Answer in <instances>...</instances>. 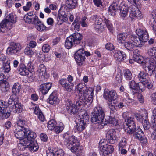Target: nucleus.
<instances>
[{"label": "nucleus", "mask_w": 156, "mask_h": 156, "mask_svg": "<svg viewBox=\"0 0 156 156\" xmlns=\"http://www.w3.org/2000/svg\"><path fill=\"white\" fill-rule=\"evenodd\" d=\"M91 122L95 124H100L101 126L105 125L109 126L111 124V126H117L118 125V122L115 118L108 117L105 120L104 119L105 113L103 108L99 106H97L94 108L92 113Z\"/></svg>", "instance_id": "obj_1"}, {"label": "nucleus", "mask_w": 156, "mask_h": 156, "mask_svg": "<svg viewBox=\"0 0 156 156\" xmlns=\"http://www.w3.org/2000/svg\"><path fill=\"white\" fill-rule=\"evenodd\" d=\"M66 5L71 9L75 8L77 4V0H65Z\"/></svg>", "instance_id": "obj_30"}, {"label": "nucleus", "mask_w": 156, "mask_h": 156, "mask_svg": "<svg viewBox=\"0 0 156 156\" xmlns=\"http://www.w3.org/2000/svg\"><path fill=\"white\" fill-rule=\"evenodd\" d=\"M29 71L24 64H20L19 67V73L21 75L25 76L27 75Z\"/></svg>", "instance_id": "obj_23"}, {"label": "nucleus", "mask_w": 156, "mask_h": 156, "mask_svg": "<svg viewBox=\"0 0 156 156\" xmlns=\"http://www.w3.org/2000/svg\"><path fill=\"white\" fill-rule=\"evenodd\" d=\"M136 33L139 37L133 35L129 36V40H131L134 46L141 47L144 43L146 42L149 38L147 31L145 30L137 29Z\"/></svg>", "instance_id": "obj_3"}, {"label": "nucleus", "mask_w": 156, "mask_h": 156, "mask_svg": "<svg viewBox=\"0 0 156 156\" xmlns=\"http://www.w3.org/2000/svg\"><path fill=\"white\" fill-rule=\"evenodd\" d=\"M48 100L49 104L54 105L58 104L59 102V100L56 93L54 92L50 94Z\"/></svg>", "instance_id": "obj_19"}, {"label": "nucleus", "mask_w": 156, "mask_h": 156, "mask_svg": "<svg viewBox=\"0 0 156 156\" xmlns=\"http://www.w3.org/2000/svg\"><path fill=\"white\" fill-rule=\"evenodd\" d=\"M17 124L19 127H24L25 126H30L29 122H27L24 120L20 119L18 121Z\"/></svg>", "instance_id": "obj_47"}, {"label": "nucleus", "mask_w": 156, "mask_h": 156, "mask_svg": "<svg viewBox=\"0 0 156 156\" xmlns=\"http://www.w3.org/2000/svg\"><path fill=\"white\" fill-rule=\"evenodd\" d=\"M141 84L143 85L142 83L139 84V83L136 82L134 80H132L129 82V88L135 90L137 87H139L140 90L142 91V89L140 88Z\"/></svg>", "instance_id": "obj_35"}, {"label": "nucleus", "mask_w": 156, "mask_h": 156, "mask_svg": "<svg viewBox=\"0 0 156 156\" xmlns=\"http://www.w3.org/2000/svg\"><path fill=\"white\" fill-rule=\"evenodd\" d=\"M137 130L134 134V136L136 138L139 139V140H142V139L143 138L144 134L143 133L140 127H136Z\"/></svg>", "instance_id": "obj_42"}, {"label": "nucleus", "mask_w": 156, "mask_h": 156, "mask_svg": "<svg viewBox=\"0 0 156 156\" xmlns=\"http://www.w3.org/2000/svg\"><path fill=\"white\" fill-rule=\"evenodd\" d=\"M107 140L111 144L115 143L118 140L119 136L114 129H110L106 134Z\"/></svg>", "instance_id": "obj_11"}, {"label": "nucleus", "mask_w": 156, "mask_h": 156, "mask_svg": "<svg viewBox=\"0 0 156 156\" xmlns=\"http://www.w3.org/2000/svg\"><path fill=\"white\" fill-rule=\"evenodd\" d=\"M103 97L108 101L111 102L112 101L113 103H115L117 101L118 95L115 91L114 90H112L110 91H104Z\"/></svg>", "instance_id": "obj_10"}, {"label": "nucleus", "mask_w": 156, "mask_h": 156, "mask_svg": "<svg viewBox=\"0 0 156 156\" xmlns=\"http://www.w3.org/2000/svg\"><path fill=\"white\" fill-rule=\"evenodd\" d=\"M27 66V68L29 72L32 73L34 69V66L31 62L29 61L28 63Z\"/></svg>", "instance_id": "obj_63"}, {"label": "nucleus", "mask_w": 156, "mask_h": 156, "mask_svg": "<svg viewBox=\"0 0 156 156\" xmlns=\"http://www.w3.org/2000/svg\"><path fill=\"white\" fill-rule=\"evenodd\" d=\"M133 118L128 119L127 120H125V124L128 127H134L135 126V123L133 120Z\"/></svg>", "instance_id": "obj_48"}, {"label": "nucleus", "mask_w": 156, "mask_h": 156, "mask_svg": "<svg viewBox=\"0 0 156 156\" xmlns=\"http://www.w3.org/2000/svg\"><path fill=\"white\" fill-rule=\"evenodd\" d=\"M99 148L100 153L102 156H111V154L104 149V146L103 145H99Z\"/></svg>", "instance_id": "obj_43"}, {"label": "nucleus", "mask_w": 156, "mask_h": 156, "mask_svg": "<svg viewBox=\"0 0 156 156\" xmlns=\"http://www.w3.org/2000/svg\"><path fill=\"white\" fill-rule=\"evenodd\" d=\"M87 18L84 16L82 18L81 20L80 21L81 26L83 27H87Z\"/></svg>", "instance_id": "obj_64"}, {"label": "nucleus", "mask_w": 156, "mask_h": 156, "mask_svg": "<svg viewBox=\"0 0 156 156\" xmlns=\"http://www.w3.org/2000/svg\"><path fill=\"white\" fill-rule=\"evenodd\" d=\"M84 49H79L75 55V59L78 65L81 66L84 61L85 57L84 54Z\"/></svg>", "instance_id": "obj_12"}, {"label": "nucleus", "mask_w": 156, "mask_h": 156, "mask_svg": "<svg viewBox=\"0 0 156 156\" xmlns=\"http://www.w3.org/2000/svg\"><path fill=\"white\" fill-rule=\"evenodd\" d=\"M78 115L80 119L85 121V122H89V116L86 111L84 110H82L78 112Z\"/></svg>", "instance_id": "obj_26"}, {"label": "nucleus", "mask_w": 156, "mask_h": 156, "mask_svg": "<svg viewBox=\"0 0 156 156\" xmlns=\"http://www.w3.org/2000/svg\"><path fill=\"white\" fill-rule=\"evenodd\" d=\"M69 137L67 140V144L70 146L71 145L72 146L73 144H76L77 145H80V143L77 137L74 136H69L68 134L66 133L63 135V137L65 139H66Z\"/></svg>", "instance_id": "obj_17"}, {"label": "nucleus", "mask_w": 156, "mask_h": 156, "mask_svg": "<svg viewBox=\"0 0 156 156\" xmlns=\"http://www.w3.org/2000/svg\"><path fill=\"white\" fill-rule=\"evenodd\" d=\"M104 21L108 29L110 32H112L113 30V27L112 25L110 23L109 20L105 19H104Z\"/></svg>", "instance_id": "obj_53"}, {"label": "nucleus", "mask_w": 156, "mask_h": 156, "mask_svg": "<svg viewBox=\"0 0 156 156\" xmlns=\"http://www.w3.org/2000/svg\"><path fill=\"white\" fill-rule=\"evenodd\" d=\"M147 53L150 56L156 57V48L153 47L148 49Z\"/></svg>", "instance_id": "obj_50"}, {"label": "nucleus", "mask_w": 156, "mask_h": 156, "mask_svg": "<svg viewBox=\"0 0 156 156\" xmlns=\"http://www.w3.org/2000/svg\"><path fill=\"white\" fill-rule=\"evenodd\" d=\"M93 88L87 87L83 92L82 95L80 98V101L86 105V108L89 106L92 102L94 95Z\"/></svg>", "instance_id": "obj_5"}, {"label": "nucleus", "mask_w": 156, "mask_h": 156, "mask_svg": "<svg viewBox=\"0 0 156 156\" xmlns=\"http://www.w3.org/2000/svg\"><path fill=\"white\" fill-rule=\"evenodd\" d=\"M50 47L48 44H45L42 47V51L44 53H47L50 50Z\"/></svg>", "instance_id": "obj_61"}, {"label": "nucleus", "mask_w": 156, "mask_h": 156, "mask_svg": "<svg viewBox=\"0 0 156 156\" xmlns=\"http://www.w3.org/2000/svg\"><path fill=\"white\" fill-rule=\"evenodd\" d=\"M34 23L35 27L39 31L42 32L46 30V27L40 21L38 20Z\"/></svg>", "instance_id": "obj_31"}, {"label": "nucleus", "mask_w": 156, "mask_h": 156, "mask_svg": "<svg viewBox=\"0 0 156 156\" xmlns=\"http://www.w3.org/2000/svg\"><path fill=\"white\" fill-rule=\"evenodd\" d=\"M27 147L31 152L36 151L39 148L37 143L33 140L29 142L27 144Z\"/></svg>", "instance_id": "obj_22"}, {"label": "nucleus", "mask_w": 156, "mask_h": 156, "mask_svg": "<svg viewBox=\"0 0 156 156\" xmlns=\"http://www.w3.org/2000/svg\"><path fill=\"white\" fill-rule=\"evenodd\" d=\"M9 85L6 81H0V89L3 92H5L9 89Z\"/></svg>", "instance_id": "obj_29"}, {"label": "nucleus", "mask_w": 156, "mask_h": 156, "mask_svg": "<svg viewBox=\"0 0 156 156\" xmlns=\"http://www.w3.org/2000/svg\"><path fill=\"white\" fill-rule=\"evenodd\" d=\"M33 12H31L25 15L23 20L26 23L33 24L38 20V18L35 15H33Z\"/></svg>", "instance_id": "obj_15"}, {"label": "nucleus", "mask_w": 156, "mask_h": 156, "mask_svg": "<svg viewBox=\"0 0 156 156\" xmlns=\"http://www.w3.org/2000/svg\"><path fill=\"white\" fill-rule=\"evenodd\" d=\"M82 38L81 34L78 32L73 33L66 39L65 46L67 48L70 49L73 46L80 44L82 42Z\"/></svg>", "instance_id": "obj_4"}, {"label": "nucleus", "mask_w": 156, "mask_h": 156, "mask_svg": "<svg viewBox=\"0 0 156 156\" xmlns=\"http://www.w3.org/2000/svg\"><path fill=\"white\" fill-rule=\"evenodd\" d=\"M46 72V68L44 65L43 64H40L38 67L37 72L41 76H44Z\"/></svg>", "instance_id": "obj_44"}, {"label": "nucleus", "mask_w": 156, "mask_h": 156, "mask_svg": "<svg viewBox=\"0 0 156 156\" xmlns=\"http://www.w3.org/2000/svg\"><path fill=\"white\" fill-rule=\"evenodd\" d=\"M78 115L80 119L85 121V122H89V116L86 111L84 110H82L78 112Z\"/></svg>", "instance_id": "obj_25"}, {"label": "nucleus", "mask_w": 156, "mask_h": 156, "mask_svg": "<svg viewBox=\"0 0 156 156\" xmlns=\"http://www.w3.org/2000/svg\"><path fill=\"white\" fill-rule=\"evenodd\" d=\"M136 60L137 63L142 65L143 66V65L145 63V61L146 60H144V58L142 57H138L137 56L135 58Z\"/></svg>", "instance_id": "obj_57"}, {"label": "nucleus", "mask_w": 156, "mask_h": 156, "mask_svg": "<svg viewBox=\"0 0 156 156\" xmlns=\"http://www.w3.org/2000/svg\"><path fill=\"white\" fill-rule=\"evenodd\" d=\"M126 139L124 138H122L119 144V148L120 150L121 148H124L126 144Z\"/></svg>", "instance_id": "obj_56"}, {"label": "nucleus", "mask_w": 156, "mask_h": 156, "mask_svg": "<svg viewBox=\"0 0 156 156\" xmlns=\"http://www.w3.org/2000/svg\"><path fill=\"white\" fill-rule=\"evenodd\" d=\"M55 156H63L64 155V151L62 149H59L57 150L55 149Z\"/></svg>", "instance_id": "obj_60"}, {"label": "nucleus", "mask_w": 156, "mask_h": 156, "mask_svg": "<svg viewBox=\"0 0 156 156\" xmlns=\"http://www.w3.org/2000/svg\"><path fill=\"white\" fill-rule=\"evenodd\" d=\"M148 76V74L147 73L144 71H141L137 76L135 78V80L136 82H138L137 79L139 80L140 82H144L147 79Z\"/></svg>", "instance_id": "obj_21"}, {"label": "nucleus", "mask_w": 156, "mask_h": 156, "mask_svg": "<svg viewBox=\"0 0 156 156\" xmlns=\"http://www.w3.org/2000/svg\"><path fill=\"white\" fill-rule=\"evenodd\" d=\"M53 149L54 148H52L47 151V156H55V150H54Z\"/></svg>", "instance_id": "obj_58"}, {"label": "nucleus", "mask_w": 156, "mask_h": 156, "mask_svg": "<svg viewBox=\"0 0 156 156\" xmlns=\"http://www.w3.org/2000/svg\"><path fill=\"white\" fill-rule=\"evenodd\" d=\"M9 23L6 20H3L0 23V33H5L8 30V25Z\"/></svg>", "instance_id": "obj_28"}, {"label": "nucleus", "mask_w": 156, "mask_h": 156, "mask_svg": "<svg viewBox=\"0 0 156 156\" xmlns=\"http://www.w3.org/2000/svg\"><path fill=\"white\" fill-rule=\"evenodd\" d=\"M103 145L104 146V149H105L110 154L113 151L114 148L112 145H108L106 143H104L103 140H101L99 142V145Z\"/></svg>", "instance_id": "obj_33"}, {"label": "nucleus", "mask_w": 156, "mask_h": 156, "mask_svg": "<svg viewBox=\"0 0 156 156\" xmlns=\"http://www.w3.org/2000/svg\"><path fill=\"white\" fill-rule=\"evenodd\" d=\"M124 77L126 80H131L132 78V75L131 71L129 69L126 70L124 73Z\"/></svg>", "instance_id": "obj_49"}, {"label": "nucleus", "mask_w": 156, "mask_h": 156, "mask_svg": "<svg viewBox=\"0 0 156 156\" xmlns=\"http://www.w3.org/2000/svg\"><path fill=\"white\" fill-rule=\"evenodd\" d=\"M67 19V15L64 12L62 11L61 13L58 14L57 20L60 24L66 21Z\"/></svg>", "instance_id": "obj_24"}, {"label": "nucleus", "mask_w": 156, "mask_h": 156, "mask_svg": "<svg viewBox=\"0 0 156 156\" xmlns=\"http://www.w3.org/2000/svg\"><path fill=\"white\" fill-rule=\"evenodd\" d=\"M19 140L20 141L18 144V148L20 150L23 151L27 147V144L28 143L26 142V141L23 140V138Z\"/></svg>", "instance_id": "obj_40"}, {"label": "nucleus", "mask_w": 156, "mask_h": 156, "mask_svg": "<svg viewBox=\"0 0 156 156\" xmlns=\"http://www.w3.org/2000/svg\"><path fill=\"white\" fill-rule=\"evenodd\" d=\"M144 68H147L149 71H151L152 73L156 69V57H153L146 59L143 65Z\"/></svg>", "instance_id": "obj_7"}, {"label": "nucleus", "mask_w": 156, "mask_h": 156, "mask_svg": "<svg viewBox=\"0 0 156 156\" xmlns=\"http://www.w3.org/2000/svg\"><path fill=\"white\" fill-rule=\"evenodd\" d=\"M143 113L140 115L137 114L135 117L140 122L142 121L143 127H147L150 125L148 120V113L146 111H144Z\"/></svg>", "instance_id": "obj_13"}, {"label": "nucleus", "mask_w": 156, "mask_h": 156, "mask_svg": "<svg viewBox=\"0 0 156 156\" xmlns=\"http://www.w3.org/2000/svg\"><path fill=\"white\" fill-rule=\"evenodd\" d=\"M9 108L0 111V117L2 119L8 118L10 115L11 111Z\"/></svg>", "instance_id": "obj_27"}, {"label": "nucleus", "mask_w": 156, "mask_h": 156, "mask_svg": "<svg viewBox=\"0 0 156 156\" xmlns=\"http://www.w3.org/2000/svg\"><path fill=\"white\" fill-rule=\"evenodd\" d=\"M8 108L6 104V102L3 101H0V111L3 110V109H6Z\"/></svg>", "instance_id": "obj_59"}, {"label": "nucleus", "mask_w": 156, "mask_h": 156, "mask_svg": "<svg viewBox=\"0 0 156 156\" xmlns=\"http://www.w3.org/2000/svg\"><path fill=\"white\" fill-rule=\"evenodd\" d=\"M84 105L86 108V105L84 104L83 101H80V99L79 101H76L74 104H71L69 103V104L67 105V109L68 112L70 114H74L78 112L80 108Z\"/></svg>", "instance_id": "obj_6"}, {"label": "nucleus", "mask_w": 156, "mask_h": 156, "mask_svg": "<svg viewBox=\"0 0 156 156\" xmlns=\"http://www.w3.org/2000/svg\"><path fill=\"white\" fill-rule=\"evenodd\" d=\"M71 147V151L72 152H79L80 151V149L79 148V145H77L76 144L74 145L73 147Z\"/></svg>", "instance_id": "obj_55"}, {"label": "nucleus", "mask_w": 156, "mask_h": 156, "mask_svg": "<svg viewBox=\"0 0 156 156\" xmlns=\"http://www.w3.org/2000/svg\"><path fill=\"white\" fill-rule=\"evenodd\" d=\"M117 41L120 44H124L127 41V36L123 34H119L117 36Z\"/></svg>", "instance_id": "obj_41"}, {"label": "nucleus", "mask_w": 156, "mask_h": 156, "mask_svg": "<svg viewBox=\"0 0 156 156\" xmlns=\"http://www.w3.org/2000/svg\"><path fill=\"white\" fill-rule=\"evenodd\" d=\"M120 16L122 17H125L128 13V8L127 6L123 5L120 8Z\"/></svg>", "instance_id": "obj_38"}, {"label": "nucleus", "mask_w": 156, "mask_h": 156, "mask_svg": "<svg viewBox=\"0 0 156 156\" xmlns=\"http://www.w3.org/2000/svg\"><path fill=\"white\" fill-rule=\"evenodd\" d=\"M15 107L16 112L17 113L21 112L23 109L22 106L21 104L18 103V100L17 99V101H15L14 105Z\"/></svg>", "instance_id": "obj_45"}, {"label": "nucleus", "mask_w": 156, "mask_h": 156, "mask_svg": "<svg viewBox=\"0 0 156 156\" xmlns=\"http://www.w3.org/2000/svg\"><path fill=\"white\" fill-rule=\"evenodd\" d=\"M1 69H2L4 73H9L11 70L10 63L8 61L3 63Z\"/></svg>", "instance_id": "obj_36"}, {"label": "nucleus", "mask_w": 156, "mask_h": 156, "mask_svg": "<svg viewBox=\"0 0 156 156\" xmlns=\"http://www.w3.org/2000/svg\"><path fill=\"white\" fill-rule=\"evenodd\" d=\"M4 20H6L7 21L12 23H14L16 22V16L13 13H11L8 15L6 17V19Z\"/></svg>", "instance_id": "obj_39"}, {"label": "nucleus", "mask_w": 156, "mask_h": 156, "mask_svg": "<svg viewBox=\"0 0 156 156\" xmlns=\"http://www.w3.org/2000/svg\"><path fill=\"white\" fill-rule=\"evenodd\" d=\"M15 137L18 139L23 138V140L28 143L36 137V133L30 130L28 127H18L16 129Z\"/></svg>", "instance_id": "obj_2"}, {"label": "nucleus", "mask_w": 156, "mask_h": 156, "mask_svg": "<svg viewBox=\"0 0 156 156\" xmlns=\"http://www.w3.org/2000/svg\"><path fill=\"white\" fill-rule=\"evenodd\" d=\"M124 45L127 49L130 51H132L135 47L132 41L129 40V36L128 37V39L124 44Z\"/></svg>", "instance_id": "obj_37"}, {"label": "nucleus", "mask_w": 156, "mask_h": 156, "mask_svg": "<svg viewBox=\"0 0 156 156\" xmlns=\"http://www.w3.org/2000/svg\"><path fill=\"white\" fill-rule=\"evenodd\" d=\"M91 18L92 20L94 21L96 31L98 33L101 32L103 28L102 25V19L97 15L92 16Z\"/></svg>", "instance_id": "obj_9"}, {"label": "nucleus", "mask_w": 156, "mask_h": 156, "mask_svg": "<svg viewBox=\"0 0 156 156\" xmlns=\"http://www.w3.org/2000/svg\"><path fill=\"white\" fill-rule=\"evenodd\" d=\"M86 86V84L85 83H79L76 87V89L79 92V95L80 97L81 95L82 96L83 92L85 89L83 88Z\"/></svg>", "instance_id": "obj_34"}, {"label": "nucleus", "mask_w": 156, "mask_h": 156, "mask_svg": "<svg viewBox=\"0 0 156 156\" xmlns=\"http://www.w3.org/2000/svg\"><path fill=\"white\" fill-rule=\"evenodd\" d=\"M52 85V83L50 82L41 84L40 87V91L43 94H46L48 92Z\"/></svg>", "instance_id": "obj_20"}, {"label": "nucleus", "mask_w": 156, "mask_h": 156, "mask_svg": "<svg viewBox=\"0 0 156 156\" xmlns=\"http://www.w3.org/2000/svg\"><path fill=\"white\" fill-rule=\"evenodd\" d=\"M130 3L131 5L129 6V17L132 19L136 18V11L137 8V1L136 0H127Z\"/></svg>", "instance_id": "obj_14"}, {"label": "nucleus", "mask_w": 156, "mask_h": 156, "mask_svg": "<svg viewBox=\"0 0 156 156\" xmlns=\"http://www.w3.org/2000/svg\"><path fill=\"white\" fill-rule=\"evenodd\" d=\"M31 5V2H28L26 3V6H23V9L25 11H27L30 9V8Z\"/></svg>", "instance_id": "obj_62"}, {"label": "nucleus", "mask_w": 156, "mask_h": 156, "mask_svg": "<svg viewBox=\"0 0 156 156\" xmlns=\"http://www.w3.org/2000/svg\"><path fill=\"white\" fill-rule=\"evenodd\" d=\"M114 57L115 59L120 62L124 60L126 58L125 53L119 50H116L114 51Z\"/></svg>", "instance_id": "obj_18"}, {"label": "nucleus", "mask_w": 156, "mask_h": 156, "mask_svg": "<svg viewBox=\"0 0 156 156\" xmlns=\"http://www.w3.org/2000/svg\"><path fill=\"white\" fill-rule=\"evenodd\" d=\"M59 83L67 91L70 92L72 90L74 86L73 83H69L67 79L62 78L59 80Z\"/></svg>", "instance_id": "obj_16"}, {"label": "nucleus", "mask_w": 156, "mask_h": 156, "mask_svg": "<svg viewBox=\"0 0 156 156\" xmlns=\"http://www.w3.org/2000/svg\"><path fill=\"white\" fill-rule=\"evenodd\" d=\"M21 49V46L18 43L11 42L7 49V52L9 55L16 54Z\"/></svg>", "instance_id": "obj_8"}, {"label": "nucleus", "mask_w": 156, "mask_h": 156, "mask_svg": "<svg viewBox=\"0 0 156 156\" xmlns=\"http://www.w3.org/2000/svg\"><path fill=\"white\" fill-rule=\"evenodd\" d=\"M21 89V84L19 83H16L12 86V92L13 94L16 95L20 92Z\"/></svg>", "instance_id": "obj_32"}, {"label": "nucleus", "mask_w": 156, "mask_h": 156, "mask_svg": "<svg viewBox=\"0 0 156 156\" xmlns=\"http://www.w3.org/2000/svg\"><path fill=\"white\" fill-rule=\"evenodd\" d=\"M76 123V127H84L86 126L85 121L80 119V120L78 119L75 120Z\"/></svg>", "instance_id": "obj_51"}, {"label": "nucleus", "mask_w": 156, "mask_h": 156, "mask_svg": "<svg viewBox=\"0 0 156 156\" xmlns=\"http://www.w3.org/2000/svg\"><path fill=\"white\" fill-rule=\"evenodd\" d=\"M124 130L128 134H131L133 133L134 135L137 130L136 127H124Z\"/></svg>", "instance_id": "obj_46"}, {"label": "nucleus", "mask_w": 156, "mask_h": 156, "mask_svg": "<svg viewBox=\"0 0 156 156\" xmlns=\"http://www.w3.org/2000/svg\"><path fill=\"white\" fill-rule=\"evenodd\" d=\"M24 52L27 55L31 57L34 54V52L30 47H26L25 49Z\"/></svg>", "instance_id": "obj_52"}, {"label": "nucleus", "mask_w": 156, "mask_h": 156, "mask_svg": "<svg viewBox=\"0 0 156 156\" xmlns=\"http://www.w3.org/2000/svg\"><path fill=\"white\" fill-rule=\"evenodd\" d=\"M118 9L117 8H115L112 5H110L109 7V13L111 15L114 16L115 15L116 12Z\"/></svg>", "instance_id": "obj_54"}]
</instances>
